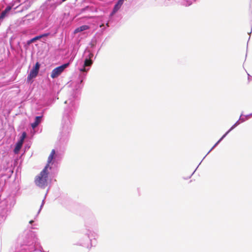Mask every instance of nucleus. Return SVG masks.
Returning <instances> with one entry per match:
<instances>
[{
  "instance_id": "obj_4",
  "label": "nucleus",
  "mask_w": 252,
  "mask_h": 252,
  "mask_svg": "<svg viewBox=\"0 0 252 252\" xmlns=\"http://www.w3.org/2000/svg\"><path fill=\"white\" fill-rule=\"evenodd\" d=\"M55 150L54 149H53L48 158L47 163L44 168H46V169H48V168L49 167L50 164L51 163L53 159L55 158Z\"/></svg>"
},
{
  "instance_id": "obj_6",
  "label": "nucleus",
  "mask_w": 252,
  "mask_h": 252,
  "mask_svg": "<svg viewBox=\"0 0 252 252\" xmlns=\"http://www.w3.org/2000/svg\"><path fill=\"white\" fill-rule=\"evenodd\" d=\"M42 116H37L35 117V121L31 124V126L33 129L35 128L41 122Z\"/></svg>"
},
{
  "instance_id": "obj_9",
  "label": "nucleus",
  "mask_w": 252,
  "mask_h": 252,
  "mask_svg": "<svg viewBox=\"0 0 252 252\" xmlns=\"http://www.w3.org/2000/svg\"><path fill=\"white\" fill-rule=\"evenodd\" d=\"M235 126V125H233L231 128L228 130L222 137L216 143L214 146H216L221 140H222L225 136L231 130H232L234 127Z\"/></svg>"
},
{
  "instance_id": "obj_2",
  "label": "nucleus",
  "mask_w": 252,
  "mask_h": 252,
  "mask_svg": "<svg viewBox=\"0 0 252 252\" xmlns=\"http://www.w3.org/2000/svg\"><path fill=\"white\" fill-rule=\"evenodd\" d=\"M69 64V63L63 64L60 66L54 68L51 74L52 78H55L59 76Z\"/></svg>"
},
{
  "instance_id": "obj_1",
  "label": "nucleus",
  "mask_w": 252,
  "mask_h": 252,
  "mask_svg": "<svg viewBox=\"0 0 252 252\" xmlns=\"http://www.w3.org/2000/svg\"><path fill=\"white\" fill-rule=\"evenodd\" d=\"M48 175V169L46 168H44L39 175L35 177L34 181L35 184L38 187H44L47 184Z\"/></svg>"
},
{
  "instance_id": "obj_3",
  "label": "nucleus",
  "mask_w": 252,
  "mask_h": 252,
  "mask_svg": "<svg viewBox=\"0 0 252 252\" xmlns=\"http://www.w3.org/2000/svg\"><path fill=\"white\" fill-rule=\"evenodd\" d=\"M40 68V64L37 62L34 67L30 71V74L27 77V80L30 81L32 79L35 78L37 75Z\"/></svg>"
},
{
  "instance_id": "obj_13",
  "label": "nucleus",
  "mask_w": 252,
  "mask_h": 252,
  "mask_svg": "<svg viewBox=\"0 0 252 252\" xmlns=\"http://www.w3.org/2000/svg\"><path fill=\"white\" fill-rule=\"evenodd\" d=\"M50 34V33H44V34H41L40 35H38L39 37V39L42 38V37H46V36H48V35H49Z\"/></svg>"
},
{
  "instance_id": "obj_15",
  "label": "nucleus",
  "mask_w": 252,
  "mask_h": 252,
  "mask_svg": "<svg viewBox=\"0 0 252 252\" xmlns=\"http://www.w3.org/2000/svg\"><path fill=\"white\" fill-rule=\"evenodd\" d=\"M81 31H80V28L78 27V28L76 29L74 31V33H77L79 32H81Z\"/></svg>"
},
{
  "instance_id": "obj_12",
  "label": "nucleus",
  "mask_w": 252,
  "mask_h": 252,
  "mask_svg": "<svg viewBox=\"0 0 252 252\" xmlns=\"http://www.w3.org/2000/svg\"><path fill=\"white\" fill-rule=\"evenodd\" d=\"M26 132H24L22 133V135L20 138V139L19 141L22 142L23 143L24 140L25 138H26Z\"/></svg>"
},
{
  "instance_id": "obj_20",
  "label": "nucleus",
  "mask_w": 252,
  "mask_h": 252,
  "mask_svg": "<svg viewBox=\"0 0 252 252\" xmlns=\"http://www.w3.org/2000/svg\"><path fill=\"white\" fill-rule=\"evenodd\" d=\"M106 26H108V27L109 26V25H108V23H107V24H106Z\"/></svg>"
},
{
  "instance_id": "obj_11",
  "label": "nucleus",
  "mask_w": 252,
  "mask_h": 252,
  "mask_svg": "<svg viewBox=\"0 0 252 252\" xmlns=\"http://www.w3.org/2000/svg\"><path fill=\"white\" fill-rule=\"evenodd\" d=\"M79 28L80 31H81V32L89 29V27L87 25H83L80 27Z\"/></svg>"
},
{
  "instance_id": "obj_8",
  "label": "nucleus",
  "mask_w": 252,
  "mask_h": 252,
  "mask_svg": "<svg viewBox=\"0 0 252 252\" xmlns=\"http://www.w3.org/2000/svg\"><path fill=\"white\" fill-rule=\"evenodd\" d=\"M23 143L22 142H21L20 141H18V142L16 144V146L14 149V152L15 154H18L21 149Z\"/></svg>"
},
{
  "instance_id": "obj_16",
  "label": "nucleus",
  "mask_w": 252,
  "mask_h": 252,
  "mask_svg": "<svg viewBox=\"0 0 252 252\" xmlns=\"http://www.w3.org/2000/svg\"><path fill=\"white\" fill-rule=\"evenodd\" d=\"M85 67H86V66H84L83 68H82V69H80V70L81 71H86L87 70H86V68H85Z\"/></svg>"
},
{
  "instance_id": "obj_17",
  "label": "nucleus",
  "mask_w": 252,
  "mask_h": 252,
  "mask_svg": "<svg viewBox=\"0 0 252 252\" xmlns=\"http://www.w3.org/2000/svg\"><path fill=\"white\" fill-rule=\"evenodd\" d=\"M89 56H90V58H91V57H92V56H93V55H92V54H90Z\"/></svg>"
},
{
  "instance_id": "obj_19",
  "label": "nucleus",
  "mask_w": 252,
  "mask_h": 252,
  "mask_svg": "<svg viewBox=\"0 0 252 252\" xmlns=\"http://www.w3.org/2000/svg\"><path fill=\"white\" fill-rule=\"evenodd\" d=\"M32 222H33V221H32V220H31V221H30V223H32Z\"/></svg>"
},
{
  "instance_id": "obj_10",
  "label": "nucleus",
  "mask_w": 252,
  "mask_h": 252,
  "mask_svg": "<svg viewBox=\"0 0 252 252\" xmlns=\"http://www.w3.org/2000/svg\"><path fill=\"white\" fill-rule=\"evenodd\" d=\"M93 63V62L91 59H86L84 62V66H91Z\"/></svg>"
},
{
  "instance_id": "obj_5",
  "label": "nucleus",
  "mask_w": 252,
  "mask_h": 252,
  "mask_svg": "<svg viewBox=\"0 0 252 252\" xmlns=\"http://www.w3.org/2000/svg\"><path fill=\"white\" fill-rule=\"evenodd\" d=\"M125 0H119L117 3L115 5L113 11L112 12L111 15L114 14L118 10L121 8L123 5Z\"/></svg>"
},
{
  "instance_id": "obj_14",
  "label": "nucleus",
  "mask_w": 252,
  "mask_h": 252,
  "mask_svg": "<svg viewBox=\"0 0 252 252\" xmlns=\"http://www.w3.org/2000/svg\"><path fill=\"white\" fill-rule=\"evenodd\" d=\"M38 39H39V37L38 36H35V37L32 38L31 41H30V42H32L34 41H35L36 40H38Z\"/></svg>"
},
{
  "instance_id": "obj_18",
  "label": "nucleus",
  "mask_w": 252,
  "mask_h": 252,
  "mask_svg": "<svg viewBox=\"0 0 252 252\" xmlns=\"http://www.w3.org/2000/svg\"><path fill=\"white\" fill-rule=\"evenodd\" d=\"M103 26H104L103 24H102L100 26V27H103Z\"/></svg>"
},
{
  "instance_id": "obj_7",
  "label": "nucleus",
  "mask_w": 252,
  "mask_h": 252,
  "mask_svg": "<svg viewBox=\"0 0 252 252\" xmlns=\"http://www.w3.org/2000/svg\"><path fill=\"white\" fill-rule=\"evenodd\" d=\"M11 7L10 6H7L4 10H3L0 14V20H2L7 15V14L11 10Z\"/></svg>"
}]
</instances>
